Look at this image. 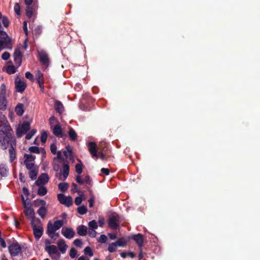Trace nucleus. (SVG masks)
I'll return each instance as SVG.
<instances>
[{"instance_id": "nucleus-39", "label": "nucleus", "mask_w": 260, "mask_h": 260, "mask_svg": "<svg viewBox=\"0 0 260 260\" xmlns=\"http://www.w3.org/2000/svg\"><path fill=\"white\" fill-rule=\"evenodd\" d=\"M36 78L37 83L44 81L43 75L40 71L37 72L36 75Z\"/></svg>"}, {"instance_id": "nucleus-11", "label": "nucleus", "mask_w": 260, "mask_h": 260, "mask_svg": "<svg viewBox=\"0 0 260 260\" xmlns=\"http://www.w3.org/2000/svg\"><path fill=\"white\" fill-rule=\"evenodd\" d=\"M14 60L15 62V63L17 66V67L20 66L22 63V54L21 52L20 51L19 48H16L15 49L14 54Z\"/></svg>"}, {"instance_id": "nucleus-46", "label": "nucleus", "mask_w": 260, "mask_h": 260, "mask_svg": "<svg viewBox=\"0 0 260 260\" xmlns=\"http://www.w3.org/2000/svg\"><path fill=\"white\" fill-rule=\"evenodd\" d=\"M83 166L82 164H77L75 166L76 172L79 175L82 172Z\"/></svg>"}, {"instance_id": "nucleus-12", "label": "nucleus", "mask_w": 260, "mask_h": 260, "mask_svg": "<svg viewBox=\"0 0 260 260\" xmlns=\"http://www.w3.org/2000/svg\"><path fill=\"white\" fill-rule=\"evenodd\" d=\"M61 234L65 238L68 239H72L75 236V232L71 228L62 229Z\"/></svg>"}, {"instance_id": "nucleus-47", "label": "nucleus", "mask_w": 260, "mask_h": 260, "mask_svg": "<svg viewBox=\"0 0 260 260\" xmlns=\"http://www.w3.org/2000/svg\"><path fill=\"white\" fill-rule=\"evenodd\" d=\"M37 133V130L35 129H31L25 136L26 140H30L32 136Z\"/></svg>"}, {"instance_id": "nucleus-45", "label": "nucleus", "mask_w": 260, "mask_h": 260, "mask_svg": "<svg viewBox=\"0 0 260 260\" xmlns=\"http://www.w3.org/2000/svg\"><path fill=\"white\" fill-rule=\"evenodd\" d=\"M28 150L31 153H35L37 154H39L40 153V148L37 146H31L29 148Z\"/></svg>"}, {"instance_id": "nucleus-57", "label": "nucleus", "mask_w": 260, "mask_h": 260, "mask_svg": "<svg viewBox=\"0 0 260 260\" xmlns=\"http://www.w3.org/2000/svg\"><path fill=\"white\" fill-rule=\"evenodd\" d=\"M57 147L55 144H51L50 145V151L51 153L53 154H55L56 153Z\"/></svg>"}, {"instance_id": "nucleus-63", "label": "nucleus", "mask_w": 260, "mask_h": 260, "mask_svg": "<svg viewBox=\"0 0 260 260\" xmlns=\"http://www.w3.org/2000/svg\"><path fill=\"white\" fill-rule=\"evenodd\" d=\"M101 172L105 174L106 175H108L109 174V170L107 168H103L101 169Z\"/></svg>"}, {"instance_id": "nucleus-29", "label": "nucleus", "mask_w": 260, "mask_h": 260, "mask_svg": "<svg viewBox=\"0 0 260 260\" xmlns=\"http://www.w3.org/2000/svg\"><path fill=\"white\" fill-rule=\"evenodd\" d=\"M8 173V169L6 165L3 164L0 165V174L2 177H6Z\"/></svg>"}, {"instance_id": "nucleus-2", "label": "nucleus", "mask_w": 260, "mask_h": 260, "mask_svg": "<svg viewBox=\"0 0 260 260\" xmlns=\"http://www.w3.org/2000/svg\"><path fill=\"white\" fill-rule=\"evenodd\" d=\"M23 248L16 240L14 241L8 247L9 251L12 256L18 255L21 252Z\"/></svg>"}, {"instance_id": "nucleus-25", "label": "nucleus", "mask_w": 260, "mask_h": 260, "mask_svg": "<svg viewBox=\"0 0 260 260\" xmlns=\"http://www.w3.org/2000/svg\"><path fill=\"white\" fill-rule=\"evenodd\" d=\"M128 240L124 237L120 238L115 243L117 247H124L127 245Z\"/></svg>"}, {"instance_id": "nucleus-24", "label": "nucleus", "mask_w": 260, "mask_h": 260, "mask_svg": "<svg viewBox=\"0 0 260 260\" xmlns=\"http://www.w3.org/2000/svg\"><path fill=\"white\" fill-rule=\"evenodd\" d=\"M53 134L57 137H62V131L59 123L56 124L53 128Z\"/></svg>"}, {"instance_id": "nucleus-44", "label": "nucleus", "mask_w": 260, "mask_h": 260, "mask_svg": "<svg viewBox=\"0 0 260 260\" xmlns=\"http://www.w3.org/2000/svg\"><path fill=\"white\" fill-rule=\"evenodd\" d=\"M2 21L5 27H8L10 24V21L8 17L6 16H3L2 18Z\"/></svg>"}, {"instance_id": "nucleus-13", "label": "nucleus", "mask_w": 260, "mask_h": 260, "mask_svg": "<svg viewBox=\"0 0 260 260\" xmlns=\"http://www.w3.org/2000/svg\"><path fill=\"white\" fill-rule=\"evenodd\" d=\"M49 176L47 174L42 173L36 181L35 184L37 186L43 185L49 181Z\"/></svg>"}, {"instance_id": "nucleus-43", "label": "nucleus", "mask_w": 260, "mask_h": 260, "mask_svg": "<svg viewBox=\"0 0 260 260\" xmlns=\"http://www.w3.org/2000/svg\"><path fill=\"white\" fill-rule=\"evenodd\" d=\"M84 253L85 255H87L90 257H91L93 255V253L92 250L91 249L90 247L89 246H87L85 248L84 250Z\"/></svg>"}, {"instance_id": "nucleus-20", "label": "nucleus", "mask_w": 260, "mask_h": 260, "mask_svg": "<svg viewBox=\"0 0 260 260\" xmlns=\"http://www.w3.org/2000/svg\"><path fill=\"white\" fill-rule=\"evenodd\" d=\"M45 250L48 252L49 256H52L58 252L56 246L54 245L46 246Z\"/></svg>"}, {"instance_id": "nucleus-41", "label": "nucleus", "mask_w": 260, "mask_h": 260, "mask_svg": "<svg viewBox=\"0 0 260 260\" xmlns=\"http://www.w3.org/2000/svg\"><path fill=\"white\" fill-rule=\"evenodd\" d=\"M24 164L26 166V169L29 171L36 169L35 168L34 163H33L32 162L24 161Z\"/></svg>"}, {"instance_id": "nucleus-14", "label": "nucleus", "mask_w": 260, "mask_h": 260, "mask_svg": "<svg viewBox=\"0 0 260 260\" xmlns=\"http://www.w3.org/2000/svg\"><path fill=\"white\" fill-rule=\"evenodd\" d=\"M57 230L53 225V223L50 221H49L47 223L46 234L51 239L55 240V238L54 236H53V234H55V232Z\"/></svg>"}, {"instance_id": "nucleus-17", "label": "nucleus", "mask_w": 260, "mask_h": 260, "mask_svg": "<svg viewBox=\"0 0 260 260\" xmlns=\"http://www.w3.org/2000/svg\"><path fill=\"white\" fill-rule=\"evenodd\" d=\"M22 201L25 209L24 210V214L29 217H33L34 220L35 218L34 216V210L30 208V207H27L26 203V201L24 200V198L23 196H22Z\"/></svg>"}, {"instance_id": "nucleus-7", "label": "nucleus", "mask_w": 260, "mask_h": 260, "mask_svg": "<svg viewBox=\"0 0 260 260\" xmlns=\"http://www.w3.org/2000/svg\"><path fill=\"white\" fill-rule=\"evenodd\" d=\"M70 172V167L68 164H64L63 166L62 173H60L56 174V176L58 177L59 180L64 181L69 176Z\"/></svg>"}, {"instance_id": "nucleus-21", "label": "nucleus", "mask_w": 260, "mask_h": 260, "mask_svg": "<svg viewBox=\"0 0 260 260\" xmlns=\"http://www.w3.org/2000/svg\"><path fill=\"white\" fill-rule=\"evenodd\" d=\"M77 233L81 236H85L87 234V228L84 225H80L77 228Z\"/></svg>"}, {"instance_id": "nucleus-16", "label": "nucleus", "mask_w": 260, "mask_h": 260, "mask_svg": "<svg viewBox=\"0 0 260 260\" xmlns=\"http://www.w3.org/2000/svg\"><path fill=\"white\" fill-rule=\"evenodd\" d=\"M16 90L20 93H22L26 87V84L20 79H16L15 82Z\"/></svg>"}, {"instance_id": "nucleus-4", "label": "nucleus", "mask_w": 260, "mask_h": 260, "mask_svg": "<svg viewBox=\"0 0 260 260\" xmlns=\"http://www.w3.org/2000/svg\"><path fill=\"white\" fill-rule=\"evenodd\" d=\"M57 199L60 204L69 207L73 205V200L71 196H66L62 193L57 194Z\"/></svg>"}, {"instance_id": "nucleus-6", "label": "nucleus", "mask_w": 260, "mask_h": 260, "mask_svg": "<svg viewBox=\"0 0 260 260\" xmlns=\"http://www.w3.org/2000/svg\"><path fill=\"white\" fill-rule=\"evenodd\" d=\"M30 124L27 121L24 122L20 127L16 131V135L18 138H21L23 134H26L30 129Z\"/></svg>"}, {"instance_id": "nucleus-30", "label": "nucleus", "mask_w": 260, "mask_h": 260, "mask_svg": "<svg viewBox=\"0 0 260 260\" xmlns=\"http://www.w3.org/2000/svg\"><path fill=\"white\" fill-rule=\"evenodd\" d=\"M39 186V188L38 190L37 194L40 196H45L47 193V188L43 185H41Z\"/></svg>"}, {"instance_id": "nucleus-49", "label": "nucleus", "mask_w": 260, "mask_h": 260, "mask_svg": "<svg viewBox=\"0 0 260 260\" xmlns=\"http://www.w3.org/2000/svg\"><path fill=\"white\" fill-rule=\"evenodd\" d=\"M77 251L73 247L71 248L70 251V256L72 258H74L77 255Z\"/></svg>"}, {"instance_id": "nucleus-18", "label": "nucleus", "mask_w": 260, "mask_h": 260, "mask_svg": "<svg viewBox=\"0 0 260 260\" xmlns=\"http://www.w3.org/2000/svg\"><path fill=\"white\" fill-rule=\"evenodd\" d=\"M57 245L60 252L62 254L66 253L68 245L66 244L64 240L60 239L57 242Z\"/></svg>"}, {"instance_id": "nucleus-9", "label": "nucleus", "mask_w": 260, "mask_h": 260, "mask_svg": "<svg viewBox=\"0 0 260 260\" xmlns=\"http://www.w3.org/2000/svg\"><path fill=\"white\" fill-rule=\"evenodd\" d=\"M39 60L42 64L48 67L49 63V58L48 54L44 50L39 52Z\"/></svg>"}, {"instance_id": "nucleus-51", "label": "nucleus", "mask_w": 260, "mask_h": 260, "mask_svg": "<svg viewBox=\"0 0 260 260\" xmlns=\"http://www.w3.org/2000/svg\"><path fill=\"white\" fill-rule=\"evenodd\" d=\"M46 202L44 201V200H37V201H35V205L36 206H39V205H41L42 207H45V205H46Z\"/></svg>"}, {"instance_id": "nucleus-42", "label": "nucleus", "mask_w": 260, "mask_h": 260, "mask_svg": "<svg viewBox=\"0 0 260 260\" xmlns=\"http://www.w3.org/2000/svg\"><path fill=\"white\" fill-rule=\"evenodd\" d=\"M88 225L89 226V228H91V229H97L98 228L97 222L95 220H92L89 221Z\"/></svg>"}, {"instance_id": "nucleus-22", "label": "nucleus", "mask_w": 260, "mask_h": 260, "mask_svg": "<svg viewBox=\"0 0 260 260\" xmlns=\"http://www.w3.org/2000/svg\"><path fill=\"white\" fill-rule=\"evenodd\" d=\"M54 109L56 112L61 114L64 111V107L62 103L56 100L54 103Z\"/></svg>"}, {"instance_id": "nucleus-54", "label": "nucleus", "mask_w": 260, "mask_h": 260, "mask_svg": "<svg viewBox=\"0 0 260 260\" xmlns=\"http://www.w3.org/2000/svg\"><path fill=\"white\" fill-rule=\"evenodd\" d=\"M107 240V237L105 235H101L98 239V242L101 243H105Z\"/></svg>"}, {"instance_id": "nucleus-34", "label": "nucleus", "mask_w": 260, "mask_h": 260, "mask_svg": "<svg viewBox=\"0 0 260 260\" xmlns=\"http://www.w3.org/2000/svg\"><path fill=\"white\" fill-rule=\"evenodd\" d=\"M16 71V68L14 65H10L7 67L6 72L10 75L14 74Z\"/></svg>"}, {"instance_id": "nucleus-50", "label": "nucleus", "mask_w": 260, "mask_h": 260, "mask_svg": "<svg viewBox=\"0 0 260 260\" xmlns=\"http://www.w3.org/2000/svg\"><path fill=\"white\" fill-rule=\"evenodd\" d=\"M95 229H91V228H89L87 232L88 233V235L90 237L94 238L96 236V232L95 230Z\"/></svg>"}, {"instance_id": "nucleus-35", "label": "nucleus", "mask_w": 260, "mask_h": 260, "mask_svg": "<svg viewBox=\"0 0 260 260\" xmlns=\"http://www.w3.org/2000/svg\"><path fill=\"white\" fill-rule=\"evenodd\" d=\"M24 157L25 158V160L24 161H28V162H33L35 159V156L32 154H25L24 155Z\"/></svg>"}, {"instance_id": "nucleus-52", "label": "nucleus", "mask_w": 260, "mask_h": 260, "mask_svg": "<svg viewBox=\"0 0 260 260\" xmlns=\"http://www.w3.org/2000/svg\"><path fill=\"white\" fill-rule=\"evenodd\" d=\"M6 94V86L4 84H2L1 86L0 97L5 96Z\"/></svg>"}, {"instance_id": "nucleus-55", "label": "nucleus", "mask_w": 260, "mask_h": 260, "mask_svg": "<svg viewBox=\"0 0 260 260\" xmlns=\"http://www.w3.org/2000/svg\"><path fill=\"white\" fill-rule=\"evenodd\" d=\"M48 135L46 132H43L41 135V141L42 143H45L47 140Z\"/></svg>"}, {"instance_id": "nucleus-56", "label": "nucleus", "mask_w": 260, "mask_h": 260, "mask_svg": "<svg viewBox=\"0 0 260 260\" xmlns=\"http://www.w3.org/2000/svg\"><path fill=\"white\" fill-rule=\"evenodd\" d=\"M10 57V54L8 52H5L2 55V58L4 60H7Z\"/></svg>"}, {"instance_id": "nucleus-32", "label": "nucleus", "mask_w": 260, "mask_h": 260, "mask_svg": "<svg viewBox=\"0 0 260 260\" xmlns=\"http://www.w3.org/2000/svg\"><path fill=\"white\" fill-rule=\"evenodd\" d=\"M7 108V101L5 96L0 97V109L5 110Z\"/></svg>"}, {"instance_id": "nucleus-8", "label": "nucleus", "mask_w": 260, "mask_h": 260, "mask_svg": "<svg viewBox=\"0 0 260 260\" xmlns=\"http://www.w3.org/2000/svg\"><path fill=\"white\" fill-rule=\"evenodd\" d=\"M31 225L33 230V232L35 238L37 239H40L43 233V228L42 226H37L34 223V221H31Z\"/></svg>"}, {"instance_id": "nucleus-53", "label": "nucleus", "mask_w": 260, "mask_h": 260, "mask_svg": "<svg viewBox=\"0 0 260 260\" xmlns=\"http://www.w3.org/2000/svg\"><path fill=\"white\" fill-rule=\"evenodd\" d=\"M14 9L15 13H16V14L17 15H20V7L18 3H15L14 7Z\"/></svg>"}, {"instance_id": "nucleus-36", "label": "nucleus", "mask_w": 260, "mask_h": 260, "mask_svg": "<svg viewBox=\"0 0 260 260\" xmlns=\"http://www.w3.org/2000/svg\"><path fill=\"white\" fill-rule=\"evenodd\" d=\"M53 224L56 228V229L58 230L63 226V220H56L54 222V223H53Z\"/></svg>"}, {"instance_id": "nucleus-27", "label": "nucleus", "mask_w": 260, "mask_h": 260, "mask_svg": "<svg viewBox=\"0 0 260 260\" xmlns=\"http://www.w3.org/2000/svg\"><path fill=\"white\" fill-rule=\"evenodd\" d=\"M15 112L18 116H22L24 113L23 105L21 103L17 104L15 108Z\"/></svg>"}, {"instance_id": "nucleus-33", "label": "nucleus", "mask_w": 260, "mask_h": 260, "mask_svg": "<svg viewBox=\"0 0 260 260\" xmlns=\"http://www.w3.org/2000/svg\"><path fill=\"white\" fill-rule=\"evenodd\" d=\"M38 213L41 218H44L47 213V209L45 207H41L38 210Z\"/></svg>"}, {"instance_id": "nucleus-1", "label": "nucleus", "mask_w": 260, "mask_h": 260, "mask_svg": "<svg viewBox=\"0 0 260 260\" xmlns=\"http://www.w3.org/2000/svg\"><path fill=\"white\" fill-rule=\"evenodd\" d=\"M12 131L10 127V133L0 130V147L3 149H6L9 145L11 147L9 149L10 161L12 162L16 158V151L13 146L16 145V140L11 133Z\"/></svg>"}, {"instance_id": "nucleus-23", "label": "nucleus", "mask_w": 260, "mask_h": 260, "mask_svg": "<svg viewBox=\"0 0 260 260\" xmlns=\"http://www.w3.org/2000/svg\"><path fill=\"white\" fill-rule=\"evenodd\" d=\"M36 8V6L35 3L32 5L26 6V15L28 18H30L32 16L33 11L35 10Z\"/></svg>"}, {"instance_id": "nucleus-15", "label": "nucleus", "mask_w": 260, "mask_h": 260, "mask_svg": "<svg viewBox=\"0 0 260 260\" xmlns=\"http://www.w3.org/2000/svg\"><path fill=\"white\" fill-rule=\"evenodd\" d=\"M132 239L135 241L140 249H142L144 243V237L142 234L139 233L132 236Z\"/></svg>"}, {"instance_id": "nucleus-5", "label": "nucleus", "mask_w": 260, "mask_h": 260, "mask_svg": "<svg viewBox=\"0 0 260 260\" xmlns=\"http://www.w3.org/2000/svg\"><path fill=\"white\" fill-rule=\"evenodd\" d=\"M76 181L80 185H82L84 183H85L86 184L85 186L86 189L88 190L89 191H91L90 187L92 185V181L89 175H87L85 176L84 181L81 179V176L78 175L76 177Z\"/></svg>"}, {"instance_id": "nucleus-31", "label": "nucleus", "mask_w": 260, "mask_h": 260, "mask_svg": "<svg viewBox=\"0 0 260 260\" xmlns=\"http://www.w3.org/2000/svg\"><path fill=\"white\" fill-rule=\"evenodd\" d=\"M69 188V184L66 182H61L58 184L59 189L62 192H66Z\"/></svg>"}, {"instance_id": "nucleus-40", "label": "nucleus", "mask_w": 260, "mask_h": 260, "mask_svg": "<svg viewBox=\"0 0 260 260\" xmlns=\"http://www.w3.org/2000/svg\"><path fill=\"white\" fill-rule=\"evenodd\" d=\"M77 211L80 215H84L87 212V209L85 206H82L77 208Z\"/></svg>"}, {"instance_id": "nucleus-64", "label": "nucleus", "mask_w": 260, "mask_h": 260, "mask_svg": "<svg viewBox=\"0 0 260 260\" xmlns=\"http://www.w3.org/2000/svg\"><path fill=\"white\" fill-rule=\"evenodd\" d=\"M22 191H23V194L26 196V197H28L29 194V190L28 189L25 187H24L22 188Z\"/></svg>"}, {"instance_id": "nucleus-38", "label": "nucleus", "mask_w": 260, "mask_h": 260, "mask_svg": "<svg viewBox=\"0 0 260 260\" xmlns=\"http://www.w3.org/2000/svg\"><path fill=\"white\" fill-rule=\"evenodd\" d=\"M117 247V246L116 244H115V243L113 242V243L109 244L108 247V250L110 252H111V253L114 252L116 251Z\"/></svg>"}, {"instance_id": "nucleus-10", "label": "nucleus", "mask_w": 260, "mask_h": 260, "mask_svg": "<svg viewBox=\"0 0 260 260\" xmlns=\"http://www.w3.org/2000/svg\"><path fill=\"white\" fill-rule=\"evenodd\" d=\"M0 38L5 41L6 47L12 48L11 39L6 31L0 30Z\"/></svg>"}, {"instance_id": "nucleus-58", "label": "nucleus", "mask_w": 260, "mask_h": 260, "mask_svg": "<svg viewBox=\"0 0 260 260\" xmlns=\"http://www.w3.org/2000/svg\"><path fill=\"white\" fill-rule=\"evenodd\" d=\"M82 202V199L81 196L77 197L75 198V204L76 205H77V206L80 205L81 204Z\"/></svg>"}, {"instance_id": "nucleus-37", "label": "nucleus", "mask_w": 260, "mask_h": 260, "mask_svg": "<svg viewBox=\"0 0 260 260\" xmlns=\"http://www.w3.org/2000/svg\"><path fill=\"white\" fill-rule=\"evenodd\" d=\"M38 175V170L34 169L29 171V176L31 180H35Z\"/></svg>"}, {"instance_id": "nucleus-3", "label": "nucleus", "mask_w": 260, "mask_h": 260, "mask_svg": "<svg viewBox=\"0 0 260 260\" xmlns=\"http://www.w3.org/2000/svg\"><path fill=\"white\" fill-rule=\"evenodd\" d=\"M119 216L117 214H113L109 217L108 224L110 228L116 230L119 225Z\"/></svg>"}, {"instance_id": "nucleus-62", "label": "nucleus", "mask_w": 260, "mask_h": 260, "mask_svg": "<svg viewBox=\"0 0 260 260\" xmlns=\"http://www.w3.org/2000/svg\"><path fill=\"white\" fill-rule=\"evenodd\" d=\"M23 28L24 30V31L26 35H28V30L27 27V22L26 21H24L23 23Z\"/></svg>"}, {"instance_id": "nucleus-61", "label": "nucleus", "mask_w": 260, "mask_h": 260, "mask_svg": "<svg viewBox=\"0 0 260 260\" xmlns=\"http://www.w3.org/2000/svg\"><path fill=\"white\" fill-rule=\"evenodd\" d=\"M94 202V198L93 196H92L88 200L89 206L90 208H91L93 206Z\"/></svg>"}, {"instance_id": "nucleus-60", "label": "nucleus", "mask_w": 260, "mask_h": 260, "mask_svg": "<svg viewBox=\"0 0 260 260\" xmlns=\"http://www.w3.org/2000/svg\"><path fill=\"white\" fill-rule=\"evenodd\" d=\"M50 256L54 260H58L60 258V254L58 252L57 253Z\"/></svg>"}, {"instance_id": "nucleus-48", "label": "nucleus", "mask_w": 260, "mask_h": 260, "mask_svg": "<svg viewBox=\"0 0 260 260\" xmlns=\"http://www.w3.org/2000/svg\"><path fill=\"white\" fill-rule=\"evenodd\" d=\"M73 244L78 248H81L83 245V243L79 239H75L73 242Z\"/></svg>"}, {"instance_id": "nucleus-26", "label": "nucleus", "mask_w": 260, "mask_h": 260, "mask_svg": "<svg viewBox=\"0 0 260 260\" xmlns=\"http://www.w3.org/2000/svg\"><path fill=\"white\" fill-rule=\"evenodd\" d=\"M68 135L70 140L72 141H75L77 138V134L75 131L72 127H70Z\"/></svg>"}, {"instance_id": "nucleus-28", "label": "nucleus", "mask_w": 260, "mask_h": 260, "mask_svg": "<svg viewBox=\"0 0 260 260\" xmlns=\"http://www.w3.org/2000/svg\"><path fill=\"white\" fill-rule=\"evenodd\" d=\"M67 150L63 152V154L65 157L67 158H69L70 159H73V152L72 149L70 148L69 146L66 147Z\"/></svg>"}, {"instance_id": "nucleus-59", "label": "nucleus", "mask_w": 260, "mask_h": 260, "mask_svg": "<svg viewBox=\"0 0 260 260\" xmlns=\"http://www.w3.org/2000/svg\"><path fill=\"white\" fill-rule=\"evenodd\" d=\"M25 77L28 79H29L30 80H34V76L33 75L30 73L29 72H27L25 73Z\"/></svg>"}, {"instance_id": "nucleus-19", "label": "nucleus", "mask_w": 260, "mask_h": 260, "mask_svg": "<svg viewBox=\"0 0 260 260\" xmlns=\"http://www.w3.org/2000/svg\"><path fill=\"white\" fill-rule=\"evenodd\" d=\"M88 150L92 157L97 156V147L95 143L90 142L88 144Z\"/></svg>"}]
</instances>
